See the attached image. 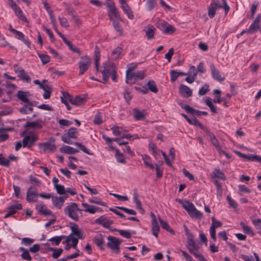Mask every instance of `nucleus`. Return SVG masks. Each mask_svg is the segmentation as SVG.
I'll list each match as a JSON object with an SVG mask.
<instances>
[{"label":"nucleus","mask_w":261,"mask_h":261,"mask_svg":"<svg viewBox=\"0 0 261 261\" xmlns=\"http://www.w3.org/2000/svg\"><path fill=\"white\" fill-rule=\"evenodd\" d=\"M188 248L189 249V252L193 254L195 256V254H197L198 253L199 246L198 245H196L194 241L193 242V243H188Z\"/></svg>","instance_id":"29"},{"label":"nucleus","mask_w":261,"mask_h":261,"mask_svg":"<svg viewBox=\"0 0 261 261\" xmlns=\"http://www.w3.org/2000/svg\"><path fill=\"white\" fill-rule=\"evenodd\" d=\"M22 208V205L21 203L16 202V203L12 204L8 207V209L10 212H14V214H15L17 210H20Z\"/></svg>","instance_id":"39"},{"label":"nucleus","mask_w":261,"mask_h":261,"mask_svg":"<svg viewBox=\"0 0 261 261\" xmlns=\"http://www.w3.org/2000/svg\"><path fill=\"white\" fill-rule=\"evenodd\" d=\"M227 200L230 207L233 208L234 209L237 208L238 204L235 200L232 199L229 196H227Z\"/></svg>","instance_id":"63"},{"label":"nucleus","mask_w":261,"mask_h":261,"mask_svg":"<svg viewBox=\"0 0 261 261\" xmlns=\"http://www.w3.org/2000/svg\"><path fill=\"white\" fill-rule=\"evenodd\" d=\"M36 209L37 210L38 212H39L41 214L43 215L54 216L53 213L47 209L45 207V205L43 203H41L39 205H36Z\"/></svg>","instance_id":"23"},{"label":"nucleus","mask_w":261,"mask_h":261,"mask_svg":"<svg viewBox=\"0 0 261 261\" xmlns=\"http://www.w3.org/2000/svg\"><path fill=\"white\" fill-rule=\"evenodd\" d=\"M38 145L39 148H42L44 152L54 151L57 148V147L55 144H52L48 142L40 143L38 144Z\"/></svg>","instance_id":"15"},{"label":"nucleus","mask_w":261,"mask_h":261,"mask_svg":"<svg viewBox=\"0 0 261 261\" xmlns=\"http://www.w3.org/2000/svg\"><path fill=\"white\" fill-rule=\"evenodd\" d=\"M13 11H14L15 14L16 15V16L18 17V18L19 19H20V20H21L25 22H28V19L24 16L22 10L20 9V8L19 7L18 8H17V9H14V10H13Z\"/></svg>","instance_id":"33"},{"label":"nucleus","mask_w":261,"mask_h":261,"mask_svg":"<svg viewBox=\"0 0 261 261\" xmlns=\"http://www.w3.org/2000/svg\"><path fill=\"white\" fill-rule=\"evenodd\" d=\"M212 99L211 98L207 97H206V98L205 100V103L206 105V106L210 108V110H211V111L213 113H218L217 109L216 107L214 106V105L213 103V102H212Z\"/></svg>","instance_id":"34"},{"label":"nucleus","mask_w":261,"mask_h":261,"mask_svg":"<svg viewBox=\"0 0 261 261\" xmlns=\"http://www.w3.org/2000/svg\"><path fill=\"white\" fill-rule=\"evenodd\" d=\"M147 10L151 11L156 6V2L155 0H147L146 3Z\"/></svg>","instance_id":"55"},{"label":"nucleus","mask_w":261,"mask_h":261,"mask_svg":"<svg viewBox=\"0 0 261 261\" xmlns=\"http://www.w3.org/2000/svg\"><path fill=\"white\" fill-rule=\"evenodd\" d=\"M60 151L61 152L66 154H74L77 153L79 150L69 146L65 145L60 148Z\"/></svg>","instance_id":"26"},{"label":"nucleus","mask_w":261,"mask_h":261,"mask_svg":"<svg viewBox=\"0 0 261 261\" xmlns=\"http://www.w3.org/2000/svg\"><path fill=\"white\" fill-rule=\"evenodd\" d=\"M34 241V240L29 238H23L22 239L21 243L25 246H30Z\"/></svg>","instance_id":"62"},{"label":"nucleus","mask_w":261,"mask_h":261,"mask_svg":"<svg viewBox=\"0 0 261 261\" xmlns=\"http://www.w3.org/2000/svg\"><path fill=\"white\" fill-rule=\"evenodd\" d=\"M49 250L51 251H54V253L52 254V257L54 258H58L63 252V249L62 248L56 249L54 248H50Z\"/></svg>","instance_id":"51"},{"label":"nucleus","mask_w":261,"mask_h":261,"mask_svg":"<svg viewBox=\"0 0 261 261\" xmlns=\"http://www.w3.org/2000/svg\"><path fill=\"white\" fill-rule=\"evenodd\" d=\"M70 241L72 242V247L76 250L77 249V243L79 242L78 238H73L71 234H70L67 237V239L65 242L67 243H68Z\"/></svg>","instance_id":"40"},{"label":"nucleus","mask_w":261,"mask_h":261,"mask_svg":"<svg viewBox=\"0 0 261 261\" xmlns=\"http://www.w3.org/2000/svg\"><path fill=\"white\" fill-rule=\"evenodd\" d=\"M77 129L75 127H71L68 129L67 133L64 134L62 136V140L65 143L72 144L71 139L77 138Z\"/></svg>","instance_id":"7"},{"label":"nucleus","mask_w":261,"mask_h":261,"mask_svg":"<svg viewBox=\"0 0 261 261\" xmlns=\"http://www.w3.org/2000/svg\"><path fill=\"white\" fill-rule=\"evenodd\" d=\"M15 72L17 74L18 77L21 79L22 76L25 74L24 69L20 66H14Z\"/></svg>","instance_id":"52"},{"label":"nucleus","mask_w":261,"mask_h":261,"mask_svg":"<svg viewBox=\"0 0 261 261\" xmlns=\"http://www.w3.org/2000/svg\"><path fill=\"white\" fill-rule=\"evenodd\" d=\"M41 119L37 120L36 121H27L24 124V127H31L35 130H39L43 127Z\"/></svg>","instance_id":"14"},{"label":"nucleus","mask_w":261,"mask_h":261,"mask_svg":"<svg viewBox=\"0 0 261 261\" xmlns=\"http://www.w3.org/2000/svg\"><path fill=\"white\" fill-rule=\"evenodd\" d=\"M179 92L181 95L185 98H188L192 95V90L183 84H181L179 88Z\"/></svg>","instance_id":"20"},{"label":"nucleus","mask_w":261,"mask_h":261,"mask_svg":"<svg viewBox=\"0 0 261 261\" xmlns=\"http://www.w3.org/2000/svg\"><path fill=\"white\" fill-rule=\"evenodd\" d=\"M116 208L121 210V211H123L124 212H125L127 214H128L129 215H136V214H137V213L135 211L132 210V209H129L128 208H126V207H125L123 206H115V208L111 207L109 208V211L113 212L114 214L118 215V214H119L120 212L117 211L116 210Z\"/></svg>","instance_id":"18"},{"label":"nucleus","mask_w":261,"mask_h":261,"mask_svg":"<svg viewBox=\"0 0 261 261\" xmlns=\"http://www.w3.org/2000/svg\"><path fill=\"white\" fill-rule=\"evenodd\" d=\"M151 225H152V228H151L152 233L154 237L157 238L158 236V233L160 230L158 222L151 223Z\"/></svg>","instance_id":"44"},{"label":"nucleus","mask_w":261,"mask_h":261,"mask_svg":"<svg viewBox=\"0 0 261 261\" xmlns=\"http://www.w3.org/2000/svg\"><path fill=\"white\" fill-rule=\"evenodd\" d=\"M116 208L121 210V211H123L124 212H125L127 214H128L129 215H136V214H137V213L135 211L132 210V209H129L128 208H126V207H125L123 206H115V208L111 207L109 208V211L113 212L114 214L118 215V214H119L120 212L117 211L116 210Z\"/></svg>","instance_id":"19"},{"label":"nucleus","mask_w":261,"mask_h":261,"mask_svg":"<svg viewBox=\"0 0 261 261\" xmlns=\"http://www.w3.org/2000/svg\"><path fill=\"white\" fill-rule=\"evenodd\" d=\"M39 196L37 189L34 186H30L27 192L26 200L28 202H36Z\"/></svg>","instance_id":"11"},{"label":"nucleus","mask_w":261,"mask_h":261,"mask_svg":"<svg viewBox=\"0 0 261 261\" xmlns=\"http://www.w3.org/2000/svg\"><path fill=\"white\" fill-rule=\"evenodd\" d=\"M67 198V196H53L52 197V202L53 205L57 208L58 209H61L63 204L65 202V200Z\"/></svg>","instance_id":"13"},{"label":"nucleus","mask_w":261,"mask_h":261,"mask_svg":"<svg viewBox=\"0 0 261 261\" xmlns=\"http://www.w3.org/2000/svg\"><path fill=\"white\" fill-rule=\"evenodd\" d=\"M188 111H189V113L191 114L193 117H195V116L199 117L202 115L201 111L200 110H196L192 107H188Z\"/></svg>","instance_id":"53"},{"label":"nucleus","mask_w":261,"mask_h":261,"mask_svg":"<svg viewBox=\"0 0 261 261\" xmlns=\"http://www.w3.org/2000/svg\"><path fill=\"white\" fill-rule=\"evenodd\" d=\"M71 98V99H70V102L76 106H81L86 101L85 97L83 95H78L75 97L72 96Z\"/></svg>","instance_id":"22"},{"label":"nucleus","mask_w":261,"mask_h":261,"mask_svg":"<svg viewBox=\"0 0 261 261\" xmlns=\"http://www.w3.org/2000/svg\"><path fill=\"white\" fill-rule=\"evenodd\" d=\"M176 201L182 205L191 218L201 219L203 217L202 213L197 210L192 202L187 200L184 202L182 200L178 199H176Z\"/></svg>","instance_id":"2"},{"label":"nucleus","mask_w":261,"mask_h":261,"mask_svg":"<svg viewBox=\"0 0 261 261\" xmlns=\"http://www.w3.org/2000/svg\"><path fill=\"white\" fill-rule=\"evenodd\" d=\"M184 230H185V234H186V236H187V240H188V243H193V242L194 241V235L193 234L190 232L189 231V230L188 229V227H187V226L184 224Z\"/></svg>","instance_id":"37"},{"label":"nucleus","mask_w":261,"mask_h":261,"mask_svg":"<svg viewBox=\"0 0 261 261\" xmlns=\"http://www.w3.org/2000/svg\"><path fill=\"white\" fill-rule=\"evenodd\" d=\"M147 86L148 87V89L153 93H157L158 89L156 86L155 83L153 80L149 81L147 82Z\"/></svg>","instance_id":"42"},{"label":"nucleus","mask_w":261,"mask_h":261,"mask_svg":"<svg viewBox=\"0 0 261 261\" xmlns=\"http://www.w3.org/2000/svg\"><path fill=\"white\" fill-rule=\"evenodd\" d=\"M68 13L70 15H71L75 23H76L77 25L81 23V21L78 16L72 9H68Z\"/></svg>","instance_id":"32"},{"label":"nucleus","mask_w":261,"mask_h":261,"mask_svg":"<svg viewBox=\"0 0 261 261\" xmlns=\"http://www.w3.org/2000/svg\"><path fill=\"white\" fill-rule=\"evenodd\" d=\"M38 140L37 137L32 132H29V135L24 136L22 143L23 147L30 148L32 147Z\"/></svg>","instance_id":"8"},{"label":"nucleus","mask_w":261,"mask_h":261,"mask_svg":"<svg viewBox=\"0 0 261 261\" xmlns=\"http://www.w3.org/2000/svg\"><path fill=\"white\" fill-rule=\"evenodd\" d=\"M103 137L105 139V140H108L109 142H112V141L116 142L119 145H125L128 144L127 142L122 141L121 138H116L111 139L109 137H106L105 135H103Z\"/></svg>","instance_id":"38"},{"label":"nucleus","mask_w":261,"mask_h":261,"mask_svg":"<svg viewBox=\"0 0 261 261\" xmlns=\"http://www.w3.org/2000/svg\"><path fill=\"white\" fill-rule=\"evenodd\" d=\"M260 28L259 24L253 23L249 27V29L247 30L248 34H253L257 32Z\"/></svg>","instance_id":"41"},{"label":"nucleus","mask_w":261,"mask_h":261,"mask_svg":"<svg viewBox=\"0 0 261 261\" xmlns=\"http://www.w3.org/2000/svg\"><path fill=\"white\" fill-rule=\"evenodd\" d=\"M91 64V60L87 56L82 57L81 61L79 62L80 69L79 75L83 74L89 68Z\"/></svg>","instance_id":"10"},{"label":"nucleus","mask_w":261,"mask_h":261,"mask_svg":"<svg viewBox=\"0 0 261 261\" xmlns=\"http://www.w3.org/2000/svg\"><path fill=\"white\" fill-rule=\"evenodd\" d=\"M103 70L101 71L102 75V83L105 84L108 82L109 76H111L112 80L117 82V68L115 64L113 62H105L103 63Z\"/></svg>","instance_id":"1"},{"label":"nucleus","mask_w":261,"mask_h":261,"mask_svg":"<svg viewBox=\"0 0 261 261\" xmlns=\"http://www.w3.org/2000/svg\"><path fill=\"white\" fill-rule=\"evenodd\" d=\"M43 90L44 91V93H43V97L44 99H48L50 97V94L51 93V87L48 85H47V88L46 87L44 88V89H43Z\"/></svg>","instance_id":"58"},{"label":"nucleus","mask_w":261,"mask_h":261,"mask_svg":"<svg viewBox=\"0 0 261 261\" xmlns=\"http://www.w3.org/2000/svg\"><path fill=\"white\" fill-rule=\"evenodd\" d=\"M30 95L29 92L23 91H18L17 94V98L22 102H25L28 101V96Z\"/></svg>","instance_id":"30"},{"label":"nucleus","mask_w":261,"mask_h":261,"mask_svg":"<svg viewBox=\"0 0 261 261\" xmlns=\"http://www.w3.org/2000/svg\"><path fill=\"white\" fill-rule=\"evenodd\" d=\"M145 74L144 71H138L136 73L128 72L126 71V82L128 84H134L138 80H142L144 78Z\"/></svg>","instance_id":"6"},{"label":"nucleus","mask_w":261,"mask_h":261,"mask_svg":"<svg viewBox=\"0 0 261 261\" xmlns=\"http://www.w3.org/2000/svg\"><path fill=\"white\" fill-rule=\"evenodd\" d=\"M187 73V75L196 78L197 74V71L194 66H191L190 67L189 71Z\"/></svg>","instance_id":"60"},{"label":"nucleus","mask_w":261,"mask_h":261,"mask_svg":"<svg viewBox=\"0 0 261 261\" xmlns=\"http://www.w3.org/2000/svg\"><path fill=\"white\" fill-rule=\"evenodd\" d=\"M112 230L118 232L120 235H121V236L123 237L126 239H130L131 238V233L128 231L124 230H119L115 228L113 229Z\"/></svg>","instance_id":"45"},{"label":"nucleus","mask_w":261,"mask_h":261,"mask_svg":"<svg viewBox=\"0 0 261 261\" xmlns=\"http://www.w3.org/2000/svg\"><path fill=\"white\" fill-rule=\"evenodd\" d=\"M109 2L107 4L108 8V16L111 21L114 20H119L123 21L122 19L119 15V12L118 9L115 6V3L110 0H107Z\"/></svg>","instance_id":"5"},{"label":"nucleus","mask_w":261,"mask_h":261,"mask_svg":"<svg viewBox=\"0 0 261 261\" xmlns=\"http://www.w3.org/2000/svg\"><path fill=\"white\" fill-rule=\"evenodd\" d=\"M13 34L16 38L22 41L28 46V47H31V43L28 38H25L24 35L22 32L16 30Z\"/></svg>","instance_id":"21"},{"label":"nucleus","mask_w":261,"mask_h":261,"mask_svg":"<svg viewBox=\"0 0 261 261\" xmlns=\"http://www.w3.org/2000/svg\"><path fill=\"white\" fill-rule=\"evenodd\" d=\"M119 20H112L113 26L116 31L119 32L120 34H122L123 31L118 21Z\"/></svg>","instance_id":"47"},{"label":"nucleus","mask_w":261,"mask_h":261,"mask_svg":"<svg viewBox=\"0 0 261 261\" xmlns=\"http://www.w3.org/2000/svg\"><path fill=\"white\" fill-rule=\"evenodd\" d=\"M115 156L118 163L125 164L126 161L124 158L123 154L121 153L119 149H116Z\"/></svg>","instance_id":"35"},{"label":"nucleus","mask_w":261,"mask_h":261,"mask_svg":"<svg viewBox=\"0 0 261 261\" xmlns=\"http://www.w3.org/2000/svg\"><path fill=\"white\" fill-rule=\"evenodd\" d=\"M134 117L136 120H140L144 119L146 116L145 110L140 111L137 108L133 109Z\"/></svg>","instance_id":"25"},{"label":"nucleus","mask_w":261,"mask_h":261,"mask_svg":"<svg viewBox=\"0 0 261 261\" xmlns=\"http://www.w3.org/2000/svg\"><path fill=\"white\" fill-rule=\"evenodd\" d=\"M212 178H218L222 180H225L226 177L224 173L219 169H215L212 173Z\"/></svg>","instance_id":"31"},{"label":"nucleus","mask_w":261,"mask_h":261,"mask_svg":"<svg viewBox=\"0 0 261 261\" xmlns=\"http://www.w3.org/2000/svg\"><path fill=\"white\" fill-rule=\"evenodd\" d=\"M65 238V236H56L54 237L51 238L48 241L51 242H55L56 245H58L60 242L62 241V240Z\"/></svg>","instance_id":"59"},{"label":"nucleus","mask_w":261,"mask_h":261,"mask_svg":"<svg viewBox=\"0 0 261 261\" xmlns=\"http://www.w3.org/2000/svg\"><path fill=\"white\" fill-rule=\"evenodd\" d=\"M156 29L155 27L152 25L149 24L147 27V29L144 30L146 36L148 40L152 39L154 38V35Z\"/></svg>","instance_id":"24"},{"label":"nucleus","mask_w":261,"mask_h":261,"mask_svg":"<svg viewBox=\"0 0 261 261\" xmlns=\"http://www.w3.org/2000/svg\"><path fill=\"white\" fill-rule=\"evenodd\" d=\"M0 165L9 167L10 165V161L3 156L2 154H0Z\"/></svg>","instance_id":"61"},{"label":"nucleus","mask_w":261,"mask_h":261,"mask_svg":"<svg viewBox=\"0 0 261 261\" xmlns=\"http://www.w3.org/2000/svg\"><path fill=\"white\" fill-rule=\"evenodd\" d=\"M189 123L196 126L199 127L201 129H204V126L195 117L191 118V121Z\"/></svg>","instance_id":"43"},{"label":"nucleus","mask_w":261,"mask_h":261,"mask_svg":"<svg viewBox=\"0 0 261 261\" xmlns=\"http://www.w3.org/2000/svg\"><path fill=\"white\" fill-rule=\"evenodd\" d=\"M116 208L121 210V211H123L124 212H125L127 214H128L129 215H136V214H137V213L135 211L132 210V209H129L128 208H126V207H125L123 206H115V208L111 207L109 208V211L113 212L114 214L118 215V214H119L120 212L117 211L116 210Z\"/></svg>","instance_id":"17"},{"label":"nucleus","mask_w":261,"mask_h":261,"mask_svg":"<svg viewBox=\"0 0 261 261\" xmlns=\"http://www.w3.org/2000/svg\"><path fill=\"white\" fill-rule=\"evenodd\" d=\"M252 223L254 225L257 232L261 234V220L259 219L252 220Z\"/></svg>","instance_id":"57"},{"label":"nucleus","mask_w":261,"mask_h":261,"mask_svg":"<svg viewBox=\"0 0 261 261\" xmlns=\"http://www.w3.org/2000/svg\"><path fill=\"white\" fill-rule=\"evenodd\" d=\"M72 233L77 237L78 239H83L84 236L83 233L79 229L77 225L74 224L73 226L70 227Z\"/></svg>","instance_id":"28"},{"label":"nucleus","mask_w":261,"mask_h":261,"mask_svg":"<svg viewBox=\"0 0 261 261\" xmlns=\"http://www.w3.org/2000/svg\"><path fill=\"white\" fill-rule=\"evenodd\" d=\"M210 69L214 79L220 82L225 80V78L221 77L219 71L216 68L214 64H211Z\"/></svg>","instance_id":"16"},{"label":"nucleus","mask_w":261,"mask_h":261,"mask_svg":"<svg viewBox=\"0 0 261 261\" xmlns=\"http://www.w3.org/2000/svg\"><path fill=\"white\" fill-rule=\"evenodd\" d=\"M80 211L76 203L71 202L64 208V212L71 219L77 222L79 220L77 212Z\"/></svg>","instance_id":"4"},{"label":"nucleus","mask_w":261,"mask_h":261,"mask_svg":"<svg viewBox=\"0 0 261 261\" xmlns=\"http://www.w3.org/2000/svg\"><path fill=\"white\" fill-rule=\"evenodd\" d=\"M109 242L107 243V247L110 248L114 252L118 254L119 252V245L121 241L113 236H109L108 238Z\"/></svg>","instance_id":"9"},{"label":"nucleus","mask_w":261,"mask_h":261,"mask_svg":"<svg viewBox=\"0 0 261 261\" xmlns=\"http://www.w3.org/2000/svg\"><path fill=\"white\" fill-rule=\"evenodd\" d=\"M63 96L61 97V100L62 103H64L65 102L66 103H68V101L70 102V99L72 96L70 95L68 92H62Z\"/></svg>","instance_id":"50"},{"label":"nucleus","mask_w":261,"mask_h":261,"mask_svg":"<svg viewBox=\"0 0 261 261\" xmlns=\"http://www.w3.org/2000/svg\"><path fill=\"white\" fill-rule=\"evenodd\" d=\"M33 110V108L29 107L28 106L24 105L22 107L20 108L19 112L22 114H28L31 113Z\"/></svg>","instance_id":"48"},{"label":"nucleus","mask_w":261,"mask_h":261,"mask_svg":"<svg viewBox=\"0 0 261 261\" xmlns=\"http://www.w3.org/2000/svg\"><path fill=\"white\" fill-rule=\"evenodd\" d=\"M158 218L162 228L169 232L172 235L175 234V231L174 230L170 228V226L166 221L161 219L160 217H158Z\"/></svg>","instance_id":"27"},{"label":"nucleus","mask_w":261,"mask_h":261,"mask_svg":"<svg viewBox=\"0 0 261 261\" xmlns=\"http://www.w3.org/2000/svg\"><path fill=\"white\" fill-rule=\"evenodd\" d=\"M64 42L67 44L69 49L72 51L79 54H81L80 49L74 45L70 41L68 40L67 39H64Z\"/></svg>","instance_id":"36"},{"label":"nucleus","mask_w":261,"mask_h":261,"mask_svg":"<svg viewBox=\"0 0 261 261\" xmlns=\"http://www.w3.org/2000/svg\"><path fill=\"white\" fill-rule=\"evenodd\" d=\"M222 5L219 0H212L210 7L208 8V15L211 18H214L216 14L217 9L223 8L225 13L227 14L229 11L230 8L227 5L226 0H222Z\"/></svg>","instance_id":"3"},{"label":"nucleus","mask_w":261,"mask_h":261,"mask_svg":"<svg viewBox=\"0 0 261 261\" xmlns=\"http://www.w3.org/2000/svg\"><path fill=\"white\" fill-rule=\"evenodd\" d=\"M175 28L173 27L171 24H170L168 23V24L166 25L164 33L166 34L171 35L173 34L175 32Z\"/></svg>","instance_id":"49"},{"label":"nucleus","mask_w":261,"mask_h":261,"mask_svg":"<svg viewBox=\"0 0 261 261\" xmlns=\"http://www.w3.org/2000/svg\"><path fill=\"white\" fill-rule=\"evenodd\" d=\"M58 19L61 26L65 28H68L69 26V22L66 18L59 17Z\"/></svg>","instance_id":"64"},{"label":"nucleus","mask_w":261,"mask_h":261,"mask_svg":"<svg viewBox=\"0 0 261 261\" xmlns=\"http://www.w3.org/2000/svg\"><path fill=\"white\" fill-rule=\"evenodd\" d=\"M57 193L60 195H63L66 193V189L64 186L61 185H56L55 187Z\"/></svg>","instance_id":"54"},{"label":"nucleus","mask_w":261,"mask_h":261,"mask_svg":"<svg viewBox=\"0 0 261 261\" xmlns=\"http://www.w3.org/2000/svg\"><path fill=\"white\" fill-rule=\"evenodd\" d=\"M234 152L240 157L243 158L247 161H257L261 163V156L258 155L251 154H245L238 150H234Z\"/></svg>","instance_id":"12"},{"label":"nucleus","mask_w":261,"mask_h":261,"mask_svg":"<svg viewBox=\"0 0 261 261\" xmlns=\"http://www.w3.org/2000/svg\"><path fill=\"white\" fill-rule=\"evenodd\" d=\"M37 54L43 65L48 63L50 61V57L47 55L41 53H38Z\"/></svg>","instance_id":"46"},{"label":"nucleus","mask_w":261,"mask_h":261,"mask_svg":"<svg viewBox=\"0 0 261 261\" xmlns=\"http://www.w3.org/2000/svg\"><path fill=\"white\" fill-rule=\"evenodd\" d=\"M209 87L210 86L208 84H204L203 86L199 90L198 94L200 96H202L206 94V93L210 90Z\"/></svg>","instance_id":"56"}]
</instances>
